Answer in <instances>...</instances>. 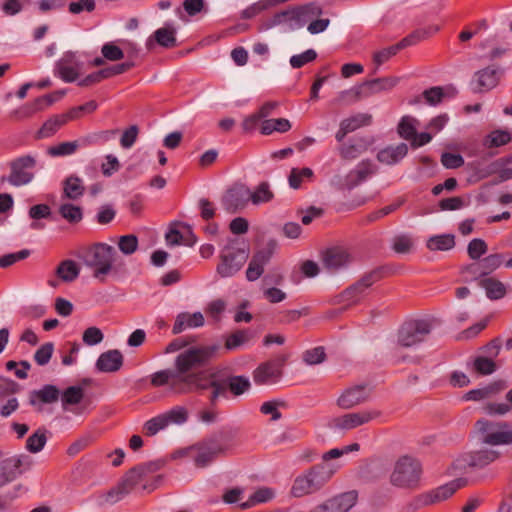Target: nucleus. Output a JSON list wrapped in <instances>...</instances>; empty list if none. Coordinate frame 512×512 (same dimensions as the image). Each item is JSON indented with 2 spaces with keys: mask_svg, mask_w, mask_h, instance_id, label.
<instances>
[{
  "mask_svg": "<svg viewBox=\"0 0 512 512\" xmlns=\"http://www.w3.org/2000/svg\"><path fill=\"white\" fill-rule=\"evenodd\" d=\"M475 435L479 448L458 458L455 469H480L496 461L501 454L494 446L512 444V423L482 418L475 423Z\"/></svg>",
  "mask_w": 512,
  "mask_h": 512,
  "instance_id": "nucleus-1",
  "label": "nucleus"
},
{
  "mask_svg": "<svg viewBox=\"0 0 512 512\" xmlns=\"http://www.w3.org/2000/svg\"><path fill=\"white\" fill-rule=\"evenodd\" d=\"M219 350V344L194 345L176 356L174 366L181 378L197 376L195 384L186 386L189 392L202 391L205 388L200 382L207 379L206 372L195 370L208 365L216 357Z\"/></svg>",
  "mask_w": 512,
  "mask_h": 512,
  "instance_id": "nucleus-2",
  "label": "nucleus"
},
{
  "mask_svg": "<svg viewBox=\"0 0 512 512\" xmlns=\"http://www.w3.org/2000/svg\"><path fill=\"white\" fill-rule=\"evenodd\" d=\"M335 468L328 463H321L310 467L293 480L290 495L302 498L319 492L332 478Z\"/></svg>",
  "mask_w": 512,
  "mask_h": 512,
  "instance_id": "nucleus-3",
  "label": "nucleus"
},
{
  "mask_svg": "<svg viewBox=\"0 0 512 512\" xmlns=\"http://www.w3.org/2000/svg\"><path fill=\"white\" fill-rule=\"evenodd\" d=\"M116 256L113 246L100 242L83 248L78 255L85 266L93 269V277L102 282L114 270Z\"/></svg>",
  "mask_w": 512,
  "mask_h": 512,
  "instance_id": "nucleus-4",
  "label": "nucleus"
},
{
  "mask_svg": "<svg viewBox=\"0 0 512 512\" xmlns=\"http://www.w3.org/2000/svg\"><path fill=\"white\" fill-rule=\"evenodd\" d=\"M422 476L421 462L415 457L403 455L394 463L389 482L393 487L416 491L421 487Z\"/></svg>",
  "mask_w": 512,
  "mask_h": 512,
  "instance_id": "nucleus-5",
  "label": "nucleus"
},
{
  "mask_svg": "<svg viewBox=\"0 0 512 512\" xmlns=\"http://www.w3.org/2000/svg\"><path fill=\"white\" fill-rule=\"evenodd\" d=\"M432 330V324L426 319H414L405 322L397 332V341L391 349L393 357L404 361L400 355L401 348H410L423 342Z\"/></svg>",
  "mask_w": 512,
  "mask_h": 512,
  "instance_id": "nucleus-6",
  "label": "nucleus"
},
{
  "mask_svg": "<svg viewBox=\"0 0 512 512\" xmlns=\"http://www.w3.org/2000/svg\"><path fill=\"white\" fill-rule=\"evenodd\" d=\"M249 251L245 246H240L236 240L230 241L221 251L220 263L217 265V273L223 277H231L245 264Z\"/></svg>",
  "mask_w": 512,
  "mask_h": 512,
  "instance_id": "nucleus-7",
  "label": "nucleus"
},
{
  "mask_svg": "<svg viewBox=\"0 0 512 512\" xmlns=\"http://www.w3.org/2000/svg\"><path fill=\"white\" fill-rule=\"evenodd\" d=\"M229 435L225 432H218L204 441L197 448V454L194 457L195 465L204 468L213 462L219 455L225 453Z\"/></svg>",
  "mask_w": 512,
  "mask_h": 512,
  "instance_id": "nucleus-8",
  "label": "nucleus"
},
{
  "mask_svg": "<svg viewBox=\"0 0 512 512\" xmlns=\"http://www.w3.org/2000/svg\"><path fill=\"white\" fill-rule=\"evenodd\" d=\"M378 410H362L346 413L329 420L328 427L336 433H344L380 417Z\"/></svg>",
  "mask_w": 512,
  "mask_h": 512,
  "instance_id": "nucleus-9",
  "label": "nucleus"
},
{
  "mask_svg": "<svg viewBox=\"0 0 512 512\" xmlns=\"http://www.w3.org/2000/svg\"><path fill=\"white\" fill-rule=\"evenodd\" d=\"M287 355H278L273 359L261 363L253 371V380L257 385H271L277 383L283 375V367Z\"/></svg>",
  "mask_w": 512,
  "mask_h": 512,
  "instance_id": "nucleus-10",
  "label": "nucleus"
},
{
  "mask_svg": "<svg viewBox=\"0 0 512 512\" xmlns=\"http://www.w3.org/2000/svg\"><path fill=\"white\" fill-rule=\"evenodd\" d=\"M376 172V167L371 160H362L355 169L349 171L345 176L335 177L334 184L339 190H352L368 177Z\"/></svg>",
  "mask_w": 512,
  "mask_h": 512,
  "instance_id": "nucleus-11",
  "label": "nucleus"
},
{
  "mask_svg": "<svg viewBox=\"0 0 512 512\" xmlns=\"http://www.w3.org/2000/svg\"><path fill=\"white\" fill-rule=\"evenodd\" d=\"M180 376L176 369L162 370L153 375L151 383L156 387L169 385L170 389L178 394L189 393L186 386L195 384L197 376H186L185 378Z\"/></svg>",
  "mask_w": 512,
  "mask_h": 512,
  "instance_id": "nucleus-12",
  "label": "nucleus"
},
{
  "mask_svg": "<svg viewBox=\"0 0 512 512\" xmlns=\"http://www.w3.org/2000/svg\"><path fill=\"white\" fill-rule=\"evenodd\" d=\"M381 278V272L374 269L365 273L356 283L345 289L340 297L342 301L347 302L348 305L356 304L360 301L366 290Z\"/></svg>",
  "mask_w": 512,
  "mask_h": 512,
  "instance_id": "nucleus-13",
  "label": "nucleus"
},
{
  "mask_svg": "<svg viewBox=\"0 0 512 512\" xmlns=\"http://www.w3.org/2000/svg\"><path fill=\"white\" fill-rule=\"evenodd\" d=\"M358 495L355 491L345 492L316 505L310 512H348L356 502Z\"/></svg>",
  "mask_w": 512,
  "mask_h": 512,
  "instance_id": "nucleus-14",
  "label": "nucleus"
},
{
  "mask_svg": "<svg viewBox=\"0 0 512 512\" xmlns=\"http://www.w3.org/2000/svg\"><path fill=\"white\" fill-rule=\"evenodd\" d=\"M251 197V191L245 185H234L228 189L221 199L224 209L231 214L242 210Z\"/></svg>",
  "mask_w": 512,
  "mask_h": 512,
  "instance_id": "nucleus-15",
  "label": "nucleus"
},
{
  "mask_svg": "<svg viewBox=\"0 0 512 512\" xmlns=\"http://www.w3.org/2000/svg\"><path fill=\"white\" fill-rule=\"evenodd\" d=\"M275 248L276 242L271 240L267 243L266 248L257 251L252 256L246 270V278L248 281H255L263 274L264 266L270 261Z\"/></svg>",
  "mask_w": 512,
  "mask_h": 512,
  "instance_id": "nucleus-16",
  "label": "nucleus"
},
{
  "mask_svg": "<svg viewBox=\"0 0 512 512\" xmlns=\"http://www.w3.org/2000/svg\"><path fill=\"white\" fill-rule=\"evenodd\" d=\"M369 397L370 389L367 385H354L342 392L337 399V405L347 410L365 403Z\"/></svg>",
  "mask_w": 512,
  "mask_h": 512,
  "instance_id": "nucleus-17",
  "label": "nucleus"
},
{
  "mask_svg": "<svg viewBox=\"0 0 512 512\" xmlns=\"http://www.w3.org/2000/svg\"><path fill=\"white\" fill-rule=\"evenodd\" d=\"M322 261L327 269L338 270L351 262V256L344 248L332 247L323 253Z\"/></svg>",
  "mask_w": 512,
  "mask_h": 512,
  "instance_id": "nucleus-18",
  "label": "nucleus"
},
{
  "mask_svg": "<svg viewBox=\"0 0 512 512\" xmlns=\"http://www.w3.org/2000/svg\"><path fill=\"white\" fill-rule=\"evenodd\" d=\"M476 83V91H489L496 87L499 83V69L497 66H488L474 74Z\"/></svg>",
  "mask_w": 512,
  "mask_h": 512,
  "instance_id": "nucleus-19",
  "label": "nucleus"
},
{
  "mask_svg": "<svg viewBox=\"0 0 512 512\" xmlns=\"http://www.w3.org/2000/svg\"><path fill=\"white\" fill-rule=\"evenodd\" d=\"M372 139L367 137H358L347 144L339 147V154L344 160H353L366 152L372 144Z\"/></svg>",
  "mask_w": 512,
  "mask_h": 512,
  "instance_id": "nucleus-20",
  "label": "nucleus"
},
{
  "mask_svg": "<svg viewBox=\"0 0 512 512\" xmlns=\"http://www.w3.org/2000/svg\"><path fill=\"white\" fill-rule=\"evenodd\" d=\"M399 82V78L395 76L376 78L361 83L364 97L368 98L372 95L389 91L393 89Z\"/></svg>",
  "mask_w": 512,
  "mask_h": 512,
  "instance_id": "nucleus-21",
  "label": "nucleus"
},
{
  "mask_svg": "<svg viewBox=\"0 0 512 512\" xmlns=\"http://www.w3.org/2000/svg\"><path fill=\"white\" fill-rule=\"evenodd\" d=\"M22 465V460L18 456H4L0 452V487L13 481L17 475V470Z\"/></svg>",
  "mask_w": 512,
  "mask_h": 512,
  "instance_id": "nucleus-22",
  "label": "nucleus"
},
{
  "mask_svg": "<svg viewBox=\"0 0 512 512\" xmlns=\"http://www.w3.org/2000/svg\"><path fill=\"white\" fill-rule=\"evenodd\" d=\"M465 484L466 480L456 479L450 483L437 487L436 489L425 492L429 505H433L448 499Z\"/></svg>",
  "mask_w": 512,
  "mask_h": 512,
  "instance_id": "nucleus-23",
  "label": "nucleus"
},
{
  "mask_svg": "<svg viewBox=\"0 0 512 512\" xmlns=\"http://www.w3.org/2000/svg\"><path fill=\"white\" fill-rule=\"evenodd\" d=\"M123 361H124L123 355L119 350H117V349L109 350V351L103 352L99 356V358L96 362V368L100 372L113 373V372L120 370V368L123 365Z\"/></svg>",
  "mask_w": 512,
  "mask_h": 512,
  "instance_id": "nucleus-24",
  "label": "nucleus"
},
{
  "mask_svg": "<svg viewBox=\"0 0 512 512\" xmlns=\"http://www.w3.org/2000/svg\"><path fill=\"white\" fill-rule=\"evenodd\" d=\"M503 256L501 254H490L477 263H472L465 267V271L480 276H486L501 266Z\"/></svg>",
  "mask_w": 512,
  "mask_h": 512,
  "instance_id": "nucleus-25",
  "label": "nucleus"
},
{
  "mask_svg": "<svg viewBox=\"0 0 512 512\" xmlns=\"http://www.w3.org/2000/svg\"><path fill=\"white\" fill-rule=\"evenodd\" d=\"M408 153V146L400 143L396 146H387L377 153V160L385 165H394L401 161Z\"/></svg>",
  "mask_w": 512,
  "mask_h": 512,
  "instance_id": "nucleus-26",
  "label": "nucleus"
},
{
  "mask_svg": "<svg viewBox=\"0 0 512 512\" xmlns=\"http://www.w3.org/2000/svg\"><path fill=\"white\" fill-rule=\"evenodd\" d=\"M60 396L59 389L54 385H44L39 390H33L29 394V403L36 406L38 402L43 404H52L58 401Z\"/></svg>",
  "mask_w": 512,
  "mask_h": 512,
  "instance_id": "nucleus-27",
  "label": "nucleus"
},
{
  "mask_svg": "<svg viewBox=\"0 0 512 512\" xmlns=\"http://www.w3.org/2000/svg\"><path fill=\"white\" fill-rule=\"evenodd\" d=\"M204 322V316L201 312H195L193 314L186 312L180 313L176 317L172 332L173 334H179L187 328L201 327L204 325Z\"/></svg>",
  "mask_w": 512,
  "mask_h": 512,
  "instance_id": "nucleus-28",
  "label": "nucleus"
},
{
  "mask_svg": "<svg viewBox=\"0 0 512 512\" xmlns=\"http://www.w3.org/2000/svg\"><path fill=\"white\" fill-rule=\"evenodd\" d=\"M322 13V9L319 5L311 3L302 7H299L292 12H284L283 15H290V19L293 20L297 25H304L312 16H319Z\"/></svg>",
  "mask_w": 512,
  "mask_h": 512,
  "instance_id": "nucleus-29",
  "label": "nucleus"
},
{
  "mask_svg": "<svg viewBox=\"0 0 512 512\" xmlns=\"http://www.w3.org/2000/svg\"><path fill=\"white\" fill-rule=\"evenodd\" d=\"M55 274L59 280L71 283L78 278L80 268L75 261L67 259L59 263L55 270Z\"/></svg>",
  "mask_w": 512,
  "mask_h": 512,
  "instance_id": "nucleus-30",
  "label": "nucleus"
},
{
  "mask_svg": "<svg viewBox=\"0 0 512 512\" xmlns=\"http://www.w3.org/2000/svg\"><path fill=\"white\" fill-rule=\"evenodd\" d=\"M67 122L63 114L54 115L46 120L41 128L37 131L36 139L49 138L53 136Z\"/></svg>",
  "mask_w": 512,
  "mask_h": 512,
  "instance_id": "nucleus-31",
  "label": "nucleus"
},
{
  "mask_svg": "<svg viewBox=\"0 0 512 512\" xmlns=\"http://www.w3.org/2000/svg\"><path fill=\"white\" fill-rule=\"evenodd\" d=\"M479 285L485 289L487 297L491 300H498L506 295V286L493 277L481 279Z\"/></svg>",
  "mask_w": 512,
  "mask_h": 512,
  "instance_id": "nucleus-32",
  "label": "nucleus"
},
{
  "mask_svg": "<svg viewBox=\"0 0 512 512\" xmlns=\"http://www.w3.org/2000/svg\"><path fill=\"white\" fill-rule=\"evenodd\" d=\"M455 244V236L453 234H441L431 236L426 242V247L430 251H448L453 249Z\"/></svg>",
  "mask_w": 512,
  "mask_h": 512,
  "instance_id": "nucleus-33",
  "label": "nucleus"
},
{
  "mask_svg": "<svg viewBox=\"0 0 512 512\" xmlns=\"http://www.w3.org/2000/svg\"><path fill=\"white\" fill-rule=\"evenodd\" d=\"M365 98L361 83L350 89L343 90L332 100L333 105H349Z\"/></svg>",
  "mask_w": 512,
  "mask_h": 512,
  "instance_id": "nucleus-34",
  "label": "nucleus"
},
{
  "mask_svg": "<svg viewBox=\"0 0 512 512\" xmlns=\"http://www.w3.org/2000/svg\"><path fill=\"white\" fill-rule=\"evenodd\" d=\"M207 378L209 376L207 375ZM205 388L202 391L207 390L209 388L212 389L211 394L209 396V401L212 406H215L219 397H226L228 386L226 383V379L223 380H211L208 379L200 382Z\"/></svg>",
  "mask_w": 512,
  "mask_h": 512,
  "instance_id": "nucleus-35",
  "label": "nucleus"
},
{
  "mask_svg": "<svg viewBox=\"0 0 512 512\" xmlns=\"http://www.w3.org/2000/svg\"><path fill=\"white\" fill-rule=\"evenodd\" d=\"M153 37L162 47L173 48L177 45L176 29L171 25L157 29Z\"/></svg>",
  "mask_w": 512,
  "mask_h": 512,
  "instance_id": "nucleus-36",
  "label": "nucleus"
},
{
  "mask_svg": "<svg viewBox=\"0 0 512 512\" xmlns=\"http://www.w3.org/2000/svg\"><path fill=\"white\" fill-rule=\"evenodd\" d=\"M85 191L82 180L78 176L71 175L64 181L63 193L70 200L80 198Z\"/></svg>",
  "mask_w": 512,
  "mask_h": 512,
  "instance_id": "nucleus-37",
  "label": "nucleus"
},
{
  "mask_svg": "<svg viewBox=\"0 0 512 512\" xmlns=\"http://www.w3.org/2000/svg\"><path fill=\"white\" fill-rule=\"evenodd\" d=\"M314 177V172L311 168H292L288 176V183L292 189H299L302 183L307 180L310 181Z\"/></svg>",
  "mask_w": 512,
  "mask_h": 512,
  "instance_id": "nucleus-38",
  "label": "nucleus"
},
{
  "mask_svg": "<svg viewBox=\"0 0 512 512\" xmlns=\"http://www.w3.org/2000/svg\"><path fill=\"white\" fill-rule=\"evenodd\" d=\"M512 137L509 131L497 129L490 132L484 139L483 145L486 148L501 147L511 142Z\"/></svg>",
  "mask_w": 512,
  "mask_h": 512,
  "instance_id": "nucleus-39",
  "label": "nucleus"
},
{
  "mask_svg": "<svg viewBox=\"0 0 512 512\" xmlns=\"http://www.w3.org/2000/svg\"><path fill=\"white\" fill-rule=\"evenodd\" d=\"M291 129V123L288 119L277 118L264 120L261 126V133L269 135L273 132L284 133Z\"/></svg>",
  "mask_w": 512,
  "mask_h": 512,
  "instance_id": "nucleus-40",
  "label": "nucleus"
},
{
  "mask_svg": "<svg viewBox=\"0 0 512 512\" xmlns=\"http://www.w3.org/2000/svg\"><path fill=\"white\" fill-rule=\"evenodd\" d=\"M438 29L439 28L437 26H431L429 28L416 30L398 42V45L401 49L414 45L419 41L428 38L432 33L437 32Z\"/></svg>",
  "mask_w": 512,
  "mask_h": 512,
  "instance_id": "nucleus-41",
  "label": "nucleus"
},
{
  "mask_svg": "<svg viewBox=\"0 0 512 512\" xmlns=\"http://www.w3.org/2000/svg\"><path fill=\"white\" fill-rule=\"evenodd\" d=\"M418 120L411 116H403L398 124L397 132L405 140L411 141L416 136Z\"/></svg>",
  "mask_w": 512,
  "mask_h": 512,
  "instance_id": "nucleus-42",
  "label": "nucleus"
},
{
  "mask_svg": "<svg viewBox=\"0 0 512 512\" xmlns=\"http://www.w3.org/2000/svg\"><path fill=\"white\" fill-rule=\"evenodd\" d=\"M82 68V63H75V66L64 64L63 62L56 63V73L65 82H73L79 76V71Z\"/></svg>",
  "mask_w": 512,
  "mask_h": 512,
  "instance_id": "nucleus-43",
  "label": "nucleus"
},
{
  "mask_svg": "<svg viewBox=\"0 0 512 512\" xmlns=\"http://www.w3.org/2000/svg\"><path fill=\"white\" fill-rule=\"evenodd\" d=\"M228 389L234 396H240L251 387L249 379L245 376H231L226 379Z\"/></svg>",
  "mask_w": 512,
  "mask_h": 512,
  "instance_id": "nucleus-44",
  "label": "nucleus"
},
{
  "mask_svg": "<svg viewBox=\"0 0 512 512\" xmlns=\"http://www.w3.org/2000/svg\"><path fill=\"white\" fill-rule=\"evenodd\" d=\"M84 398V389L80 386H70L62 393V407L64 410L69 405H77Z\"/></svg>",
  "mask_w": 512,
  "mask_h": 512,
  "instance_id": "nucleus-45",
  "label": "nucleus"
},
{
  "mask_svg": "<svg viewBox=\"0 0 512 512\" xmlns=\"http://www.w3.org/2000/svg\"><path fill=\"white\" fill-rule=\"evenodd\" d=\"M250 338L251 335L248 330H237L225 338V349L236 350L247 343Z\"/></svg>",
  "mask_w": 512,
  "mask_h": 512,
  "instance_id": "nucleus-46",
  "label": "nucleus"
},
{
  "mask_svg": "<svg viewBox=\"0 0 512 512\" xmlns=\"http://www.w3.org/2000/svg\"><path fill=\"white\" fill-rule=\"evenodd\" d=\"M47 442L46 430L38 429L26 441V449L31 453L40 452Z\"/></svg>",
  "mask_w": 512,
  "mask_h": 512,
  "instance_id": "nucleus-47",
  "label": "nucleus"
},
{
  "mask_svg": "<svg viewBox=\"0 0 512 512\" xmlns=\"http://www.w3.org/2000/svg\"><path fill=\"white\" fill-rule=\"evenodd\" d=\"M372 122V115L367 113H359L356 115H353L349 118H346L341 121V123L349 129V132H354L355 130L363 127L368 126Z\"/></svg>",
  "mask_w": 512,
  "mask_h": 512,
  "instance_id": "nucleus-48",
  "label": "nucleus"
},
{
  "mask_svg": "<svg viewBox=\"0 0 512 512\" xmlns=\"http://www.w3.org/2000/svg\"><path fill=\"white\" fill-rule=\"evenodd\" d=\"M79 147L78 141L62 142L47 149L51 157H61L74 154Z\"/></svg>",
  "mask_w": 512,
  "mask_h": 512,
  "instance_id": "nucleus-49",
  "label": "nucleus"
},
{
  "mask_svg": "<svg viewBox=\"0 0 512 512\" xmlns=\"http://www.w3.org/2000/svg\"><path fill=\"white\" fill-rule=\"evenodd\" d=\"M287 406L286 402L283 400H271L264 402L260 407V412L265 415L271 416V421H277L282 417L280 408H285Z\"/></svg>",
  "mask_w": 512,
  "mask_h": 512,
  "instance_id": "nucleus-50",
  "label": "nucleus"
},
{
  "mask_svg": "<svg viewBox=\"0 0 512 512\" xmlns=\"http://www.w3.org/2000/svg\"><path fill=\"white\" fill-rule=\"evenodd\" d=\"M59 214L69 223H78L83 218L82 209L79 206L65 203L59 207Z\"/></svg>",
  "mask_w": 512,
  "mask_h": 512,
  "instance_id": "nucleus-51",
  "label": "nucleus"
},
{
  "mask_svg": "<svg viewBox=\"0 0 512 512\" xmlns=\"http://www.w3.org/2000/svg\"><path fill=\"white\" fill-rule=\"evenodd\" d=\"M96 109L97 103L94 100H91L83 105L71 108L68 112L63 113V115L67 122H69L81 118L84 113H92Z\"/></svg>",
  "mask_w": 512,
  "mask_h": 512,
  "instance_id": "nucleus-52",
  "label": "nucleus"
},
{
  "mask_svg": "<svg viewBox=\"0 0 512 512\" xmlns=\"http://www.w3.org/2000/svg\"><path fill=\"white\" fill-rule=\"evenodd\" d=\"M274 497V491L270 488L263 487L258 489L245 503L241 504L243 509L250 508L256 503H263L271 500Z\"/></svg>",
  "mask_w": 512,
  "mask_h": 512,
  "instance_id": "nucleus-53",
  "label": "nucleus"
},
{
  "mask_svg": "<svg viewBox=\"0 0 512 512\" xmlns=\"http://www.w3.org/2000/svg\"><path fill=\"white\" fill-rule=\"evenodd\" d=\"M488 251L487 243L481 238L472 239L467 246V253L470 259L478 260Z\"/></svg>",
  "mask_w": 512,
  "mask_h": 512,
  "instance_id": "nucleus-54",
  "label": "nucleus"
},
{
  "mask_svg": "<svg viewBox=\"0 0 512 512\" xmlns=\"http://www.w3.org/2000/svg\"><path fill=\"white\" fill-rule=\"evenodd\" d=\"M303 361L307 365H317L326 360L325 349L322 346L306 350L302 355Z\"/></svg>",
  "mask_w": 512,
  "mask_h": 512,
  "instance_id": "nucleus-55",
  "label": "nucleus"
},
{
  "mask_svg": "<svg viewBox=\"0 0 512 512\" xmlns=\"http://www.w3.org/2000/svg\"><path fill=\"white\" fill-rule=\"evenodd\" d=\"M138 238L134 234L119 237L118 248L125 255H131L138 249Z\"/></svg>",
  "mask_w": 512,
  "mask_h": 512,
  "instance_id": "nucleus-56",
  "label": "nucleus"
},
{
  "mask_svg": "<svg viewBox=\"0 0 512 512\" xmlns=\"http://www.w3.org/2000/svg\"><path fill=\"white\" fill-rule=\"evenodd\" d=\"M273 196L274 194L270 190L269 184L267 182H262L254 192H251L250 200L253 204H260L270 201Z\"/></svg>",
  "mask_w": 512,
  "mask_h": 512,
  "instance_id": "nucleus-57",
  "label": "nucleus"
},
{
  "mask_svg": "<svg viewBox=\"0 0 512 512\" xmlns=\"http://www.w3.org/2000/svg\"><path fill=\"white\" fill-rule=\"evenodd\" d=\"M473 366L475 371L481 375H490L496 370V363L490 357L485 356L476 357Z\"/></svg>",
  "mask_w": 512,
  "mask_h": 512,
  "instance_id": "nucleus-58",
  "label": "nucleus"
},
{
  "mask_svg": "<svg viewBox=\"0 0 512 512\" xmlns=\"http://www.w3.org/2000/svg\"><path fill=\"white\" fill-rule=\"evenodd\" d=\"M53 351L54 344L52 342L41 345L34 353L35 362L40 366L48 364L52 358Z\"/></svg>",
  "mask_w": 512,
  "mask_h": 512,
  "instance_id": "nucleus-59",
  "label": "nucleus"
},
{
  "mask_svg": "<svg viewBox=\"0 0 512 512\" xmlns=\"http://www.w3.org/2000/svg\"><path fill=\"white\" fill-rule=\"evenodd\" d=\"M164 418L167 421V426L169 424H182L186 422L188 413L184 407H176L171 409L170 411L163 414Z\"/></svg>",
  "mask_w": 512,
  "mask_h": 512,
  "instance_id": "nucleus-60",
  "label": "nucleus"
},
{
  "mask_svg": "<svg viewBox=\"0 0 512 512\" xmlns=\"http://www.w3.org/2000/svg\"><path fill=\"white\" fill-rule=\"evenodd\" d=\"M166 427L167 421L163 414L148 420L144 425L145 432L148 436H153Z\"/></svg>",
  "mask_w": 512,
  "mask_h": 512,
  "instance_id": "nucleus-61",
  "label": "nucleus"
},
{
  "mask_svg": "<svg viewBox=\"0 0 512 512\" xmlns=\"http://www.w3.org/2000/svg\"><path fill=\"white\" fill-rule=\"evenodd\" d=\"M413 241L408 235H398L393 239L392 248L396 253L406 254L411 251Z\"/></svg>",
  "mask_w": 512,
  "mask_h": 512,
  "instance_id": "nucleus-62",
  "label": "nucleus"
},
{
  "mask_svg": "<svg viewBox=\"0 0 512 512\" xmlns=\"http://www.w3.org/2000/svg\"><path fill=\"white\" fill-rule=\"evenodd\" d=\"M317 57V53L313 49H308L305 52L293 55L290 58V64L293 68H301L306 63L312 62Z\"/></svg>",
  "mask_w": 512,
  "mask_h": 512,
  "instance_id": "nucleus-63",
  "label": "nucleus"
},
{
  "mask_svg": "<svg viewBox=\"0 0 512 512\" xmlns=\"http://www.w3.org/2000/svg\"><path fill=\"white\" fill-rule=\"evenodd\" d=\"M103 57L109 61H118L124 58V52L113 43H106L101 48Z\"/></svg>",
  "mask_w": 512,
  "mask_h": 512,
  "instance_id": "nucleus-64",
  "label": "nucleus"
}]
</instances>
